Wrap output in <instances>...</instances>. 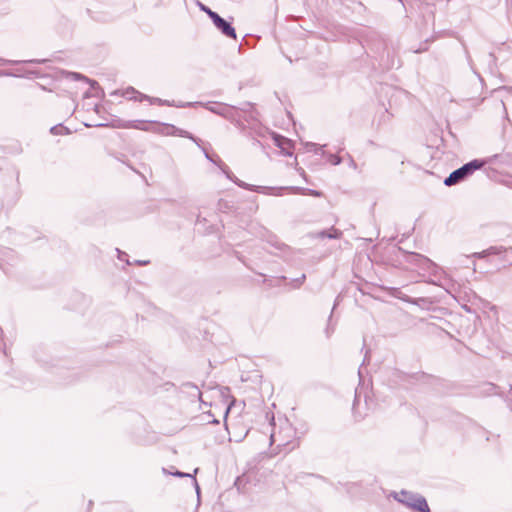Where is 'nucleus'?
<instances>
[{
  "instance_id": "nucleus-11",
  "label": "nucleus",
  "mask_w": 512,
  "mask_h": 512,
  "mask_svg": "<svg viewBox=\"0 0 512 512\" xmlns=\"http://www.w3.org/2000/svg\"><path fill=\"white\" fill-rule=\"evenodd\" d=\"M18 262L17 253L10 248H3L0 252V268L5 274L9 273L7 266H14Z\"/></svg>"
},
{
  "instance_id": "nucleus-4",
  "label": "nucleus",
  "mask_w": 512,
  "mask_h": 512,
  "mask_svg": "<svg viewBox=\"0 0 512 512\" xmlns=\"http://www.w3.org/2000/svg\"><path fill=\"white\" fill-rule=\"evenodd\" d=\"M393 497L399 503L417 512H431L427 500L419 493L401 490L394 492Z\"/></svg>"
},
{
  "instance_id": "nucleus-16",
  "label": "nucleus",
  "mask_w": 512,
  "mask_h": 512,
  "mask_svg": "<svg viewBox=\"0 0 512 512\" xmlns=\"http://www.w3.org/2000/svg\"><path fill=\"white\" fill-rule=\"evenodd\" d=\"M273 140L275 145L279 147L286 155H291V153L287 151L291 147V140L276 133L273 135Z\"/></svg>"
},
{
  "instance_id": "nucleus-12",
  "label": "nucleus",
  "mask_w": 512,
  "mask_h": 512,
  "mask_svg": "<svg viewBox=\"0 0 512 512\" xmlns=\"http://www.w3.org/2000/svg\"><path fill=\"white\" fill-rule=\"evenodd\" d=\"M274 188L275 189L272 191L271 195H276V196H281L282 192L284 190H290L294 194H302V195L308 194V195H311V196H314V197H320L322 195V192H320L318 190L309 189V188H302V187H296V186H291V187H274Z\"/></svg>"
},
{
  "instance_id": "nucleus-35",
  "label": "nucleus",
  "mask_w": 512,
  "mask_h": 512,
  "mask_svg": "<svg viewBox=\"0 0 512 512\" xmlns=\"http://www.w3.org/2000/svg\"><path fill=\"white\" fill-rule=\"evenodd\" d=\"M150 263L149 260H136L134 262V264L138 265V266H146Z\"/></svg>"
},
{
  "instance_id": "nucleus-2",
  "label": "nucleus",
  "mask_w": 512,
  "mask_h": 512,
  "mask_svg": "<svg viewBox=\"0 0 512 512\" xmlns=\"http://www.w3.org/2000/svg\"><path fill=\"white\" fill-rule=\"evenodd\" d=\"M488 162L489 161L485 159H473L462 165L460 168L452 171L449 176L444 179V184L446 186L459 184L470 177L475 171L481 169Z\"/></svg>"
},
{
  "instance_id": "nucleus-38",
  "label": "nucleus",
  "mask_w": 512,
  "mask_h": 512,
  "mask_svg": "<svg viewBox=\"0 0 512 512\" xmlns=\"http://www.w3.org/2000/svg\"><path fill=\"white\" fill-rule=\"evenodd\" d=\"M192 479H193V483H194V486H195V490H196V492H197V495L199 496V495H200V487H199V485H198V482H197V480H196L194 477H192Z\"/></svg>"
},
{
  "instance_id": "nucleus-13",
  "label": "nucleus",
  "mask_w": 512,
  "mask_h": 512,
  "mask_svg": "<svg viewBox=\"0 0 512 512\" xmlns=\"http://www.w3.org/2000/svg\"><path fill=\"white\" fill-rule=\"evenodd\" d=\"M261 237L268 243L270 244L272 247H274L275 249L279 250V251H286V250H289V246L286 245L285 243L281 242L277 236L273 233H271L270 231H268L267 229H263V233L261 234Z\"/></svg>"
},
{
  "instance_id": "nucleus-28",
  "label": "nucleus",
  "mask_w": 512,
  "mask_h": 512,
  "mask_svg": "<svg viewBox=\"0 0 512 512\" xmlns=\"http://www.w3.org/2000/svg\"><path fill=\"white\" fill-rule=\"evenodd\" d=\"M117 253H118V259L121 260V261H125V263L127 265H131L132 263L129 261V258H128V254L126 252H123L121 250H119L118 248L116 249Z\"/></svg>"
},
{
  "instance_id": "nucleus-3",
  "label": "nucleus",
  "mask_w": 512,
  "mask_h": 512,
  "mask_svg": "<svg viewBox=\"0 0 512 512\" xmlns=\"http://www.w3.org/2000/svg\"><path fill=\"white\" fill-rule=\"evenodd\" d=\"M374 409V400L367 388L359 385L355 389V397L353 402V414L356 420L363 419L370 410Z\"/></svg>"
},
{
  "instance_id": "nucleus-29",
  "label": "nucleus",
  "mask_w": 512,
  "mask_h": 512,
  "mask_svg": "<svg viewBox=\"0 0 512 512\" xmlns=\"http://www.w3.org/2000/svg\"><path fill=\"white\" fill-rule=\"evenodd\" d=\"M466 59H467V62H468V65L470 66L471 70L473 71V73L475 75H477V77L482 80L480 74L475 70L474 68V64H473V61H472V58L471 56L469 55L468 51H466Z\"/></svg>"
},
{
  "instance_id": "nucleus-34",
  "label": "nucleus",
  "mask_w": 512,
  "mask_h": 512,
  "mask_svg": "<svg viewBox=\"0 0 512 512\" xmlns=\"http://www.w3.org/2000/svg\"><path fill=\"white\" fill-rule=\"evenodd\" d=\"M20 61H13V60H7L4 58H0V65H6V64H18Z\"/></svg>"
},
{
  "instance_id": "nucleus-6",
  "label": "nucleus",
  "mask_w": 512,
  "mask_h": 512,
  "mask_svg": "<svg viewBox=\"0 0 512 512\" xmlns=\"http://www.w3.org/2000/svg\"><path fill=\"white\" fill-rule=\"evenodd\" d=\"M204 154L206 159L209 161L217 164L219 168L222 170V172L226 175V177L231 180L233 183H235L238 187L243 188L245 190L271 195L272 191L275 189L274 187H268V186H258V185H252L248 184L240 179H238L229 169V167L224 164L220 159L218 162H216L204 149Z\"/></svg>"
},
{
  "instance_id": "nucleus-39",
  "label": "nucleus",
  "mask_w": 512,
  "mask_h": 512,
  "mask_svg": "<svg viewBox=\"0 0 512 512\" xmlns=\"http://www.w3.org/2000/svg\"><path fill=\"white\" fill-rule=\"evenodd\" d=\"M27 63H44L46 62V60H39V59H32V60H28L26 61Z\"/></svg>"
},
{
  "instance_id": "nucleus-9",
  "label": "nucleus",
  "mask_w": 512,
  "mask_h": 512,
  "mask_svg": "<svg viewBox=\"0 0 512 512\" xmlns=\"http://www.w3.org/2000/svg\"><path fill=\"white\" fill-rule=\"evenodd\" d=\"M197 106H202L208 111L219 115L231 122L236 120V107L219 102H199Z\"/></svg>"
},
{
  "instance_id": "nucleus-33",
  "label": "nucleus",
  "mask_w": 512,
  "mask_h": 512,
  "mask_svg": "<svg viewBox=\"0 0 512 512\" xmlns=\"http://www.w3.org/2000/svg\"><path fill=\"white\" fill-rule=\"evenodd\" d=\"M150 103L151 104H157V105H160V106H162L164 104L163 99L157 98V97H151Z\"/></svg>"
},
{
  "instance_id": "nucleus-25",
  "label": "nucleus",
  "mask_w": 512,
  "mask_h": 512,
  "mask_svg": "<svg viewBox=\"0 0 512 512\" xmlns=\"http://www.w3.org/2000/svg\"><path fill=\"white\" fill-rule=\"evenodd\" d=\"M197 5L199 7V9L206 13L208 15V17L211 19V15H215L217 12L213 11L212 9H210L208 6H206L205 4L201 3L200 1H197Z\"/></svg>"
},
{
  "instance_id": "nucleus-20",
  "label": "nucleus",
  "mask_w": 512,
  "mask_h": 512,
  "mask_svg": "<svg viewBox=\"0 0 512 512\" xmlns=\"http://www.w3.org/2000/svg\"><path fill=\"white\" fill-rule=\"evenodd\" d=\"M134 93H137L138 94V97L136 100L142 102V101H149L150 102V99H151V96H148L146 94H143V93H140L138 91H136L133 87H130L128 88L125 92H124V96L128 99H132V97L130 96V94H134Z\"/></svg>"
},
{
  "instance_id": "nucleus-23",
  "label": "nucleus",
  "mask_w": 512,
  "mask_h": 512,
  "mask_svg": "<svg viewBox=\"0 0 512 512\" xmlns=\"http://www.w3.org/2000/svg\"><path fill=\"white\" fill-rule=\"evenodd\" d=\"M325 146L326 145H319V144H316L313 142L306 143V148L308 151H312L315 154H320V155H325V151H324Z\"/></svg>"
},
{
  "instance_id": "nucleus-5",
  "label": "nucleus",
  "mask_w": 512,
  "mask_h": 512,
  "mask_svg": "<svg viewBox=\"0 0 512 512\" xmlns=\"http://www.w3.org/2000/svg\"><path fill=\"white\" fill-rule=\"evenodd\" d=\"M204 154L206 159L209 161L217 164L219 168L222 170V172L226 175V177L231 180L233 183H235L238 187L243 188L245 190L271 195L272 191L275 189L274 187H268V186H258V185H252L248 184L240 179H238L229 169V167L224 164L220 159L218 162H216L204 149Z\"/></svg>"
},
{
  "instance_id": "nucleus-40",
  "label": "nucleus",
  "mask_w": 512,
  "mask_h": 512,
  "mask_svg": "<svg viewBox=\"0 0 512 512\" xmlns=\"http://www.w3.org/2000/svg\"><path fill=\"white\" fill-rule=\"evenodd\" d=\"M14 74L8 71H0V76H13Z\"/></svg>"
},
{
  "instance_id": "nucleus-46",
  "label": "nucleus",
  "mask_w": 512,
  "mask_h": 512,
  "mask_svg": "<svg viewBox=\"0 0 512 512\" xmlns=\"http://www.w3.org/2000/svg\"><path fill=\"white\" fill-rule=\"evenodd\" d=\"M400 2H402V0H399Z\"/></svg>"
},
{
  "instance_id": "nucleus-42",
  "label": "nucleus",
  "mask_w": 512,
  "mask_h": 512,
  "mask_svg": "<svg viewBox=\"0 0 512 512\" xmlns=\"http://www.w3.org/2000/svg\"><path fill=\"white\" fill-rule=\"evenodd\" d=\"M358 375H359V378L361 379L362 378V374H361V370L360 369L358 371Z\"/></svg>"
},
{
  "instance_id": "nucleus-14",
  "label": "nucleus",
  "mask_w": 512,
  "mask_h": 512,
  "mask_svg": "<svg viewBox=\"0 0 512 512\" xmlns=\"http://www.w3.org/2000/svg\"><path fill=\"white\" fill-rule=\"evenodd\" d=\"M503 252H511L512 253V247L505 248L503 246H491L486 250H483L481 252H475L471 255V257L475 258H485L490 255H499Z\"/></svg>"
},
{
  "instance_id": "nucleus-18",
  "label": "nucleus",
  "mask_w": 512,
  "mask_h": 512,
  "mask_svg": "<svg viewBox=\"0 0 512 512\" xmlns=\"http://www.w3.org/2000/svg\"><path fill=\"white\" fill-rule=\"evenodd\" d=\"M68 75H69V77H70L72 80H75V81H77V80H83V81H85V82L89 83V84H90V86H91V88H93V89L99 88V85H98L97 81L92 80V79H89V78H87L86 76H84V75H82V74H80V73H77V72H69V73H68Z\"/></svg>"
},
{
  "instance_id": "nucleus-37",
  "label": "nucleus",
  "mask_w": 512,
  "mask_h": 512,
  "mask_svg": "<svg viewBox=\"0 0 512 512\" xmlns=\"http://www.w3.org/2000/svg\"><path fill=\"white\" fill-rule=\"evenodd\" d=\"M244 481V476H241V477H237L236 481H235V486H237L238 489H240V485L241 483Z\"/></svg>"
},
{
  "instance_id": "nucleus-7",
  "label": "nucleus",
  "mask_w": 512,
  "mask_h": 512,
  "mask_svg": "<svg viewBox=\"0 0 512 512\" xmlns=\"http://www.w3.org/2000/svg\"><path fill=\"white\" fill-rule=\"evenodd\" d=\"M204 154L206 159L209 161L217 164L219 168L222 170V172L226 175V177L231 180L233 183H235L238 187L243 188L245 190L271 195L272 191L275 189L274 187H268V186H258V185H252L248 184L240 179H238L229 169V167L224 164L220 159L218 162H216L204 149Z\"/></svg>"
},
{
  "instance_id": "nucleus-30",
  "label": "nucleus",
  "mask_w": 512,
  "mask_h": 512,
  "mask_svg": "<svg viewBox=\"0 0 512 512\" xmlns=\"http://www.w3.org/2000/svg\"><path fill=\"white\" fill-rule=\"evenodd\" d=\"M305 279H306V275L305 274H302L299 278L294 279L293 280L294 287L295 288L300 287L304 283Z\"/></svg>"
},
{
  "instance_id": "nucleus-21",
  "label": "nucleus",
  "mask_w": 512,
  "mask_h": 512,
  "mask_svg": "<svg viewBox=\"0 0 512 512\" xmlns=\"http://www.w3.org/2000/svg\"><path fill=\"white\" fill-rule=\"evenodd\" d=\"M339 300H340V296H337L335 302H334V305H333V308H332V311H331V314L329 316V319H328V324H327V327L325 329V333H326V336L327 337H330L331 334L334 332L335 330V327L334 325L332 324V315H333V311L335 310V308L338 306L339 304Z\"/></svg>"
},
{
  "instance_id": "nucleus-32",
  "label": "nucleus",
  "mask_w": 512,
  "mask_h": 512,
  "mask_svg": "<svg viewBox=\"0 0 512 512\" xmlns=\"http://www.w3.org/2000/svg\"><path fill=\"white\" fill-rule=\"evenodd\" d=\"M348 155V166L354 170L357 169V163L355 162V160L353 159V157L350 155V154H347Z\"/></svg>"
},
{
  "instance_id": "nucleus-17",
  "label": "nucleus",
  "mask_w": 512,
  "mask_h": 512,
  "mask_svg": "<svg viewBox=\"0 0 512 512\" xmlns=\"http://www.w3.org/2000/svg\"><path fill=\"white\" fill-rule=\"evenodd\" d=\"M502 393L501 388L493 383H485L481 387L480 394L483 396L500 395Z\"/></svg>"
},
{
  "instance_id": "nucleus-10",
  "label": "nucleus",
  "mask_w": 512,
  "mask_h": 512,
  "mask_svg": "<svg viewBox=\"0 0 512 512\" xmlns=\"http://www.w3.org/2000/svg\"><path fill=\"white\" fill-rule=\"evenodd\" d=\"M211 21L214 26L226 37L236 39V31L232 23L222 18L218 13L211 15Z\"/></svg>"
},
{
  "instance_id": "nucleus-1",
  "label": "nucleus",
  "mask_w": 512,
  "mask_h": 512,
  "mask_svg": "<svg viewBox=\"0 0 512 512\" xmlns=\"http://www.w3.org/2000/svg\"><path fill=\"white\" fill-rule=\"evenodd\" d=\"M124 128H133V129H139L143 131H153L160 134H166V135H176L183 138H188L192 140L197 146L200 147L201 139L194 136L192 133L178 128L172 124H166V123H159L155 121L146 122L143 120H133L126 122L125 125H123Z\"/></svg>"
},
{
  "instance_id": "nucleus-19",
  "label": "nucleus",
  "mask_w": 512,
  "mask_h": 512,
  "mask_svg": "<svg viewBox=\"0 0 512 512\" xmlns=\"http://www.w3.org/2000/svg\"><path fill=\"white\" fill-rule=\"evenodd\" d=\"M163 102H164V104L162 106L177 107V108L196 107L198 105V103H199V101H197V102H178V103H176L175 101H169V100H164V99H163Z\"/></svg>"
},
{
  "instance_id": "nucleus-36",
  "label": "nucleus",
  "mask_w": 512,
  "mask_h": 512,
  "mask_svg": "<svg viewBox=\"0 0 512 512\" xmlns=\"http://www.w3.org/2000/svg\"><path fill=\"white\" fill-rule=\"evenodd\" d=\"M184 386H186V387H191V388L195 389V390L198 392V395H199V396L201 395V393H200V391H199L198 387H197L196 385H194L193 383H191V382H187V383H185V384H184Z\"/></svg>"
},
{
  "instance_id": "nucleus-26",
  "label": "nucleus",
  "mask_w": 512,
  "mask_h": 512,
  "mask_svg": "<svg viewBox=\"0 0 512 512\" xmlns=\"http://www.w3.org/2000/svg\"><path fill=\"white\" fill-rule=\"evenodd\" d=\"M254 109V105L250 102H245L241 107H236V112L243 111V112H249L250 110ZM238 117V113H236V118Z\"/></svg>"
},
{
  "instance_id": "nucleus-31",
  "label": "nucleus",
  "mask_w": 512,
  "mask_h": 512,
  "mask_svg": "<svg viewBox=\"0 0 512 512\" xmlns=\"http://www.w3.org/2000/svg\"><path fill=\"white\" fill-rule=\"evenodd\" d=\"M171 475L173 476H176V477H180V478H183V477H191L192 476L189 474V473H185V472H182V471H179V470H175L174 472H170Z\"/></svg>"
},
{
  "instance_id": "nucleus-24",
  "label": "nucleus",
  "mask_w": 512,
  "mask_h": 512,
  "mask_svg": "<svg viewBox=\"0 0 512 512\" xmlns=\"http://www.w3.org/2000/svg\"><path fill=\"white\" fill-rule=\"evenodd\" d=\"M324 156L327 157L328 161L334 166H337L342 162V158L336 154L325 152Z\"/></svg>"
},
{
  "instance_id": "nucleus-44",
  "label": "nucleus",
  "mask_w": 512,
  "mask_h": 512,
  "mask_svg": "<svg viewBox=\"0 0 512 512\" xmlns=\"http://www.w3.org/2000/svg\"><path fill=\"white\" fill-rule=\"evenodd\" d=\"M270 438H271V442H273L274 441V434H272Z\"/></svg>"
},
{
  "instance_id": "nucleus-41",
  "label": "nucleus",
  "mask_w": 512,
  "mask_h": 512,
  "mask_svg": "<svg viewBox=\"0 0 512 512\" xmlns=\"http://www.w3.org/2000/svg\"><path fill=\"white\" fill-rule=\"evenodd\" d=\"M509 389H510V392H511L512 391V379L509 382Z\"/></svg>"
},
{
  "instance_id": "nucleus-8",
  "label": "nucleus",
  "mask_w": 512,
  "mask_h": 512,
  "mask_svg": "<svg viewBox=\"0 0 512 512\" xmlns=\"http://www.w3.org/2000/svg\"><path fill=\"white\" fill-rule=\"evenodd\" d=\"M404 261L414 268L436 275L439 267L428 257L416 252H404Z\"/></svg>"
},
{
  "instance_id": "nucleus-27",
  "label": "nucleus",
  "mask_w": 512,
  "mask_h": 512,
  "mask_svg": "<svg viewBox=\"0 0 512 512\" xmlns=\"http://www.w3.org/2000/svg\"><path fill=\"white\" fill-rule=\"evenodd\" d=\"M11 8V0H0V13H6Z\"/></svg>"
},
{
  "instance_id": "nucleus-45",
  "label": "nucleus",
  "mask_w": 512,
  "mask_h": 512,
  "mask_svg": "<svg viewBox=\"0 0 512 512\" xmlns=\"http://www.w3.org/2000/svg\"><path fill=\"white\" fill-rule=\"evenodd\" d=\"M367 354L365 355V358L363 359V363L366 362Z\"/></svg>"
},
{
  "instance_id": "nucleus-22",
  "label": "nucleus",
  "mask_w": 512,
  "mask_h": 512,
  "mask_svg": "<svg viewBox=\"0 0 512 512\" xmlns=\"http://www.w3.org/2000/svg\"><path fill=\"white\" fill-rule=\"evenodd\" d=\"M50 133L53 135H69L71 131L64 125L58 124L50 128Z\"/></svg>"
},
{
  "instance_id": "nucleus-43",
  "label": "nucleus",
  "mask_w": 512,
  "mask_h": 512,
  "mask_svg": "<svg viewBox=\"0 0 512 512\" xmlns=\"http://www.w3.org/2000/svg\"><path fill=\"white\" fill-rule=\"evenodd\" d=\"M212 423H216V424H218V423H219V421H218L217 419H214V420L212 421Z\"/></svg>"
},
{
  "instance_id": "nucleus-15",
  "label": "nucleus",
  "mask_w": 512,
  "mask_h": 512,
  "mask_svg": "<svg viewBox=\"0 0 512 512\" xmlns=\"http://www.w3.org/2000/svg\"><path fill=\"white\" fill-rule=\"evenodd\" d=\"M315 238H328V239H339L342 236V232L334 227L330 229L322 230L313 235Z\"/></svg>"
}]
</instances>
